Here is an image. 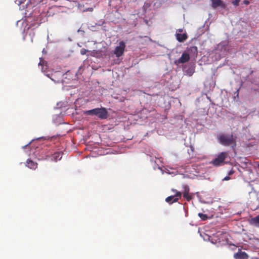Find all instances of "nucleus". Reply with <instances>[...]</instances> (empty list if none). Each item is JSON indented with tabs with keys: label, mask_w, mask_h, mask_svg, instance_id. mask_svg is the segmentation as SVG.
<instances>
[{
	"label": "nucleus",
	"mask_w": 259,
	"mask_h": 259,
	"mask_svg": "<svg viewBox=\"0 0 259 259\" xmlns=\"http://www.w3.org/2000/svg\"><path fill=\"white\" fill-rule=\"evenodd\" d=\"M218 140L221 144L225 146H231L234 148L236 145V138L232 134H221L218 135Z\"/></svg>",
	"instance_id": "obj_1"
},
{
	"label": "nucleus",
	"mask_w": 259,
	"mask_h": 259,
	"mask_svg": "<svg viewBox=\"0 0 259 259\" xmlns=\"http://www.w3.org/2000/svg\"><path fill=\"white\" fill-rule=\"evenodd\" d=\"M84 113L86 115H96L100 119H106L108 115L106 109L103 107L87 110L84 111Z\"/></svg>",
	"instance_id": "obj_2"
},
{
	"label": "nucleus",
	"mask_w": 259,
	"mask_h": 259,
	"mask_svg": "<svg viewBox=\"0 0 259 259\" xmlns=\"http://www.w3.org/2000/svg\"><path fill=\"white\" fill-rule=\"evenodd\" d=\"M171 191L174 192V195L168 196L165 199V201L169 204L178 202L182 196L181 192L175 189H172Z\"/></svg>",
	"instance_id": "obj_3"
},
{
	"label": "nucleus",
	"mask_w": 259,
	"mask_h": 259,
	"mask_svg": "<svg viewBox=\"0 0 259 259\" xmlns=\"http://www.w3.org/2000/svg\"><path fill=\"white\" fill-rule=\"evenodd\" d=\"M126 47V45L125 42L123 41H120L119 42L118 46L116 47L114 51V54L117 57H119L123 55L125 48Z\"/></svg>",
	"instance_id": "obj_4"
},
{
	"label": "nucleus",
	"mask_w": 259,
	"mask_h": 259,
	"mask_svg": "<svg viewBox=\"0 0 259 259\" xmlns=\"http://www.w3.org/2000/svg\"><path fill=\"white\" fill-rule=\"evenodd\" d=\"M228 156V153L226 152H222L220 153L213 160L212 163L215 166H219L224 162L225 158Z\"/></svg>",
	"instance_id": "obj_5"
},
{
	"label": "nucleus",
	"mask_w": 259,
	"mask_h": 259,
	"mask_svg": "<svg viewBox=\"0 0 259 259\" xmlns=\"http://www.w3.org/2000/svg\"><path fill=\"white\" fill-rule=\"evenodd\" d=\"M190 60V54L186 52H184L181 57L177 60L175 61V63L176 65H179L180 63H184L189 61Z\"/></svg>",
	"instance_id": "obj_6"
},
{
	"label": "nucleus",
	"mask_w": 259,
	"mask_h": 259,
	"mask_svg": "<svg viewBox=\"0 0 259 259\" xmlns=\"http://www.w3.org/2000/svg\"><path fill=\"white\" fill-rule=\"evenodd\" d=\"M184 191L182 194H183V197L187 199V201H189L192 199L193 196L191 194H189L190 188L187 185L183 186Z\"/></svg>",
	"instance_id": "obj_7"
},
{
	"label": "nucleus",
	"mask_w": 259,
	"mask_h": 259,
	"mask_svg": "<svg viewBox=\"0 0 259 259\" xmlns=\"http://www.w3.org/2000/svg\"><path fill=\"white\" fill-rule=\"evenodd\" d=\"M248 254L244 251L239 250L234 254V257L235 259H248Z\"/></svg>",
	"instance_id": "obj_8"
},
{
	"label": "nucleus",
	"mask_w": 259,
	"mask_h": 259,
	"mask_svg": "<svg viewBox=\"0 0 259 259\" xmlns=\"http://www.w3.org/2000/svg\"><path fill=\"white\" fill-rule=\"evenodd\" d=\"M212 2V7L213 8H216L221 7L223 8H225L226 5L222 0H211Z\"/></svg>",
	"instance_id": "obj_9"
},
{
	"label": "nucleus",
	"mask_w": 259,
	"mask_h": 259,
	"mask_svg": "<svg viewBox=\"0 0 259 259\" xmlns=\"http://www.w3.org/2000/svg\"><path fill=\"white\" fill-rule=\"evenodd\" d=\"M26 166L30 169H35L37 167V164L30 159H28L26 161Z\"/></svg>",
	"instance_id": "obj_10"
},
{
	"label": "nucleus",
	"mask_w": 259,
	"mask_h": 259,
	"mask_svg": "<svg viewBox=\"0 0 259 259\" xmlns=\"http://www.w3.org/2000/svg\"><path fill=\"white\" fill-rule=\"evenodd\" d=\"M62 157V152H58L55 153L51 157V159L55 161H57L61 159Z\"/></svg>",
	"instance_id": "obj_11"
},
{
	"label": "nucleus",
	"mask_w": 259,
	"mask_h": 259,
	"mask_svg": "<svg viewBox=\"0 0 259 259\" xmlns=\"http://www.w3.org/2000/svg\"><path fill=\"white\" fill-rule=\"evenodd\" d=\"M188 51L189 52V54H190L191 55H193L194 57H196L198 53V49L197 47L196 46L191 47Z\"/></svg>",
	"instance_id": "obj_12"
},
{
	"label": "nucleus",
	"mask_w": 259,
	"mask_h": 259,
	"mask_svg": "<svg viewBox=\"0 0 259 259\" xmlns=\"http://www.w3.org/2000/svg\"><path fill=\"white\" fill-rule=\"evenodd\" d=\"M176 37L177 40L180 42H183L187 38V36L185 33H177Z\"/></svg>",
	"instance_id": "obj_13"
},
{
	"label": "nucleus",
	"mask_w": 259,
	"mask_h": 259,
	"mask_svg": "<svg viewBox=\"0 0 259 259\" xmlns=\"http://www.w3.org/2000/svg\"><path fill=\"white\" fill-rule=\"evenodd\" d=\"M250 223L255 226L259 225V214L250 220Z\"/></svg>",
	"instance_id": "obj_14"
},
{
	"label": "nucleus",
	"mask_w": 259,
	"mask_h": 259,
	"mask_svg": "<svg viewBox=\"0 0 259 259\" xmlns=\"http://www.w3.org/2000/svg\"><path fill=\"white\" fill-rule=\"evenodd\" d=\"M188 154L191 158L195 156L194 154V148L193 146H190V149L188 150Z\"/></svg>",
	"instance_id": "obj_15"
},
{
	"label": "nucleus",
	"mask_w": 259,
	"mask_h": 259,
	"mask_svg": "<svg viewBox=\"0 0 259 259\" xmlns=\"http://www.w3.org/2000/svg\"><path fill=\"white\" fill-rule=\"evenodd\" d=\"M198 216L202 220H206L208 218V217L207 215V214H203V213H198Z\"/></svg>",
	"instance_id": "obj_16"
},
{
	"label": "nucleus",
	"mask_w": 259,
	"mask_h": 259,
	"mask_svg": "<svg viewBox=\"0 0 259 259\" xmlns=\"http://www.w3.org/2000/svg\"><path fill=\"white\" fill-rule=\"evenodd\" d=\"M240 0H234L232 2V4L235 7L239 5Z\"/></svg>",
	"instance_id": "obj_17"
},
{
	"label": "nucleus",
	"mask_w": 259,
	"mask_h": 259,
	"mask_svg": "<svg viewBox=\"0 0 259 259\" xmlns=\"http://www.w3.org/2000/svg\"><path fill=\"white\" fill-rule=\"evenodd\" d=\"M87 52H88V50H87L86 49H82L80 50V54L82 55H85L87 53Z\"/></svg>",
	"instance_id": "obj_18"
},
{
	"label": "nucleus",
	"mask_w": 259,
	"mask_h": 259,
	"mask_svg": "<svg viewBox=\"0 0 259 259\" xmlns=\"http://www.w3.org/2000/svg\"><path fill=\"white\" fill-rule=\"evenodd\" d=\"M229 180H230V177L229 176H226L223 179V181H228Z\"/></svg>",
	"instance_id": "obj_19"
},
{
	"label": "nucleus",
	"mask_w": 259,
	"mask_h": 259,
	"mask_svg": "<svg viewBox=\"0 0 259 259\" xmlns=\"http://www.w3.org/2000/svg\"><path fill=\"white\" fill-rule=\"evenodd\" d=\"M243 3L246 5H248L249 4V2L248 0H244Z\"/></svg>",
	"instance_id": "obj_20"
},
{
	"label": "nucleus",
	"mask_w": 259,
	"mask_h": 259,
	"mask_svg": "<svg viewBox=\"0 0 259 259\" xmlns=\"http://www.w3.org/2000/svg\"><path fill=\"white\" fill-rule=\"evenodd\" d=\"M50 78H51L52 80L54 81L55 82H59V81L58 79H56V78H54V77H50Z\"/></svg>",
	"instance_id": "obj_21"
},
{
	"label": "nucleus",
	"mask_w": 259,
	"mask_h": 259,
	"mask_svg": "<svg viewBox=\"0 0 259 259\" xmlns=\"http://www.w3.org/2000/svg\"><path fill=\"white\" fill-rule=\"evenodd\" d=\"M234 172V170H230V171L229 172V175H232Z\"/></svg>",
	"instance_id": "obj_22"
},
{
	"label": "nucleus",
	"mask_w": 259,
	"mask_h": 259,
	"mask_svg": "<svg viewBox=\"0 0 259 259\" xmlns=\"http://www.w3.org/2000/svg\"><path fill=\"white\" fill-rule=\"evenodd\" d=\"M42 63H44V61L43 60H40V61L39 62L38 65H41Z\"/></svg>",
	"instance_id": "obj_23"
},
{
	"label": "nucleus",
	"mask_w": 259,
	"mask_h": 259,
	"mask_svg": "<svg viewBox=\"0 0 259 259\" xmlns=\"http://www.w3.org/2000/svg\"><path fill=\"white\" fill-rule=\"evenodd\" d=\"M52 77H53L54 78H55V76H56V75H55V74H52Z\"/></svg>",
	"instance_id": "obj_24"
},
{
	"label": "nucleus",
	"mask_w": 259,
	"mask_h": 259,
	"mask_svg": "<svg viewBox=\"0 0 259 259\" xmlns=\"http://www.w3.org/2000/svg\"><path fill=\"white\" fill-rule=\"evenodd\" d=\"M258 166L259 167V161H258Z\"/></svg>",
	"instance_id": "obj_25"
}]
</instances>
